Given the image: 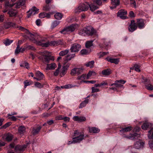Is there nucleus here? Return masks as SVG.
Masks as SVG:
<instances>
[{
    "mask_svg": "<svg viewBox=\"0 0 153 153\" xmlns=\"http://www.w3.org/2000/svg\"><path fill=\"white\" fill-rule=\"evenodd\" d=\"M17 28H19V29L20 30H21L22 31L25 32V33H27L28 30L27 29L25 28L24 27L21 26H19L17 27Z\"/></svg>",
    "mask_w": 153,
    "mask_h": 153,
    "instance_id": "nucleus-54",
    "label": "nucleus"
},
{
    "mask_svg": "<svg viewBox=\"0 0 153 153\" xmlns=\"http://www.w3.org/2000/svg\"><path fill=\"white\" fill-rule=\"evenodd\" d=\"M127 13L126 10L121 9L119 10L117 13V16L123 19H126L127 17L126 16Z\"/></svg>",
    "mask_w": 153,
    "mask_h": 153,
    "instance_id": "nucleus-11",
    "label": "nucleus"
},
{
    "mask_svg": "<svg viewBox=\"0 0 153 153\" xmlns=\"http://www.w3.org/2000/svg\"><path fill=\"white\" fill-rule=\"evenodd\" d=\"M82 137L80 136L77 137H73V141H70L68 142V145L75 143H79L82 140Z\"/></svg>",
    "mask_w": 153,
    "mask_h": 153,
    "instance_id": "nucleus-15",
    "label": "nucleus"
},
{
    "mask_svg": "<svg viewBox=\"0 0 153 153\" xmlns=\"http://www.w3.org/2000/svg\"><path fill=\"white\" fill-rule=\"evenodd\" d=\"M130 5L132 7H134V8L136 7V2L134 0H133L132 1H131Z\"/></svg>",
    "mask_w": 153,
    "mask_h": 153,
    "instance_id": "nucleus-56",
    "label": "nucleus"
},
{
    "mask_svg": "<svg viewBox=\"0 0 153 153\" xmlns=\"http://www.w3.org/2000/svg\"><path fill=\"white\" fill-rule=\"evenodd\" d=\"M89 132L90 133H97L99 132L100 130L98 128L95 127H88Z\"/></svg>",
    "mask_w": 153,
    "mask_h": 153,
    "instance_id": "nucleus-28",
    "label": "nucleus"
},
{
    "mask_svg": "<svg viewBox=\"0 0 153 153\" xmlns=\"http://www.w3.org/2000/svg\"><path fill=\"white\" fill-rule=\"evenodd\" d=\"M88 100L87 99L82 102L79 105V108H82L85 106L88 103Z\"/></svg>",
    "mask_w": 153,
    "mask_h": 153,
    "instance_id": "nucleus-34",
    "label": "nucleus"
},
{
    "mask_svg": "<svg viewBox=\"0 0 153 153\" xmlns=\"http://www.w3.org/2000/svg\"><path fill=\"white\" fill-rule=\"evenodd\" d=\"M96 31L91 26H88L81 29L79 33L80 35L85 36L86 35L88 36H92L95 34Z\"/></svg>",
    "mask_w": 153,
    "mask_h": 153,
    "instance_id": "nucleus-2",
    "label": "nucleus"
},
{
    "mask_svg": "<svg viewBox=\"0 0 153 153\" xmlns=\"http://www.w3.org/2000/svg\"><path fill=\"white\" fill-rule=\"evenodd\" d=\"M4 27L5 28L8 29L11 27H16L15 23L11 22H6L4 24Z\"/></svg>",
    "mask_w": 153,
    "mask_h": 153,
    "instance_id": "nucleus-24",
    "label": "nucleus"
},
{
    "mask_svg": "<svg viewBox=\"0 0 153 153\" xmlns=\"http://www.w3.org/2000/svg\"><path fill=\"white\" fill-rule=\"evenodd\" d=\"M137 26L135 21L133 20L131 21L130 25H129L128 27V30L130 32H133L137 29Z\"/></svg>",
    "mask_w": 153,
    "mask_h": 153,
    "instance_id": "nucleus-13",
    "label": "nucleus"
},
{
    "mask_svg": "<svg viewBox=\"0 0 153 153\" xmlns=\"http://www.w3.org/2000/svg\"><path fill=\"white\" fill-rule=\"evenodd\" d=\"M60 69L57 68L54 73V75L55 76H57L60 73Z\"/></svg>",
    "mask_w": 153,
    "mask_h": 153,
    "instance_id": "nucleus-64",
    "label": "nucleus"
},
{
    "mask_svg": "<svg viewBox=\"0 0 153 153\" xmlns=\"http://www.w3.org/2000/svg\"><path fill=\"white\" fill-rule=\"evenodd\" d=\"M112 73L111 70L110 69H107L104 70L102 71V74L105 76H108Z\"/></svg>",
    "mask_w": 153,
    "mask_h": 153,
    "instance_id": "nucleus-30",
    "label": "nucleus"
},
{
    "mask_svg": "<svg viewBox=\"0 0 153 153\" xmlns=\"http://www.w3.org/2000/svg\"><path fill=\"white\" fill-rule=\"evenodd\" d=\"M81 48V45L77 43L72 44L70 49L71 53L78 52Z\"/></svg>",
    "mask_w": 153,
    "mask_h": 153,
    "instance_id": "nucleus-7",
    "label": "nucleus"
},
{
    "mask_svg": "<svg viewBox=\"0 0 153 153\" xmlns=\"http://www.w3.org/2000/svg\"><path fill=\"white\" fill-rule=\"evenodd\" d=\"M126 82V81L123 80H117L114 83L111 84V86L114 85L116 88H122L123 89V86L122 84H124Z\"/></svg>",
    "mask_w": 153,
    "mask_h": 153,
    "instance_id": "nucleus-10",
    "label": "nucleus"
},
{
    "mask_svg": "<svg viewBox=\"0 0 153 153\" xmlns=\"http://www.w3.org/2000/svg\"><path fill=\"white\" fill-rule=\"evenodd\" d=\"M72 87L71 85L68 84L62 86L61 87L62 88H71Z\"/></svg>",
    "mask_w": 153,
    "mask_h": 153,
    "instance_id": "nucleus-58",
    "label": "nucleus"
},
{
    "mask_svg": "<svg viewBox=\"0 0 153 153\" xmlns=\"http://www.w3.org/2000/svg\"><path fill=\"white\" fill-rule=\"evenodd\" d=\"M34 85L36 87L39 88H41L43 87V85L38 82H35Z\"/></svg>",
    "mask_w": 153,
    "mask_h": 153,
    "instance_id": "nucleus-48",
    "label": "nucleus"
},
{
    "mask_svg": "<svg viewBox=\"0 0 153 153\" xmlns=\"http://www.w3.org/2000/svg\"><path fill=\"white\" fill-rule=\"evenodd\" d=\"M123 137L124 138H125L127 139H134L135 138L133 134H131L129 136H127L125 135H123Z\"/></svg>",
    "mask_w": 153,
    "mask_h": 153,
    "instance_id": "nucleus-45",
    "label": "nucleus"
},
{
    "mask_svg": "<svg viewBox=\"0 0 153 153\" xmlns=\"http://www.w3.org/2000/svg\"><path fill=\"white\" fill-rule=\"evenodd\" d=\"M149 144L150 148L153 150V140L149 141Z\"/></svg>",
    "mask_w": 153,
    "mask_h": 153,
    "instance_id": "nucleus-60",
    "label": "nucleus"
},
{
    "mask_svg": "<svg viewBox=\"0 0 153 153\" xmlns=\"http://www.w3.org/2000/svg\"><path fill=\"white\" fill-rule=\"evenodd\" d=\"M64 44V43L62 40H58L56 41H53L51 42L48 41L47 43L44 44V46L48 47L49 46H56Z\"/></svg>",
    "mask_w": 153,
    "mask_h": 153,
    "instance_id": "nucleus-4",
    "label": "nucleus"
},
{
    "mask_svg": "<svg viewBox=\"0 0 153 153\" xmlns=\"http://www.w3.org/2000/svg\"><path fill=\"white\" fill-rule=\"evenodd\" d=\"M50 52L47 51H44L40 53L41 56L39 58L44 63L47 64L50 62V61L54 60L53 57L50 55Z\"/></svg>",
    "mask_w": 153,
    "mask_h": 153,
    "instance_id": "nucleus-1",
    "label": "nucleus"
},
{
    "mask_svg": "<svg viewBox=\"0 0 153 153\" xmlns=\"http://www.w3.org/2000/svg\"><path fill=\"white\" fill-rule=\"evenodd\" d=\"M39 9L36 7H33L27 12L28 13L27 15V17L29 18L31 15L38 13H39Z\"/></svg>",
    "mask_w": 153,
    "mask_h": 153,
    "instance_id": "nucleus-8",
    "label": "nucleus"
},
{
    "mask_svg": "<svg viewBox=\"0 0 153 153\" xmlns=\"http://www.w3.org/2000/svg\"><path fill=\"white\" fill-rule=\"evenodd\" d=\"M28 35V37L29 40L33 43L36 44L37 41L35 39V34H33L30 32L29 30L26 33Z\"/></svg>",
    "mask_w": 153,
    "mask_h": 153,
    "instance_id": "nucleus-18",
    "label": "nucleus"
},
{
    "mask_svg": "<svg viewBox=\"0 0 153 153\" xmlns=\"http://www.w3.org/2000/svg\"><path fill=\"white\" fill-rule=\"evenodd\" d=\"M42 127L41 126H38L36 128H33L32 131V134L33 135H35L38 134L40 129H41Z\"/></svg>",
    "mask_w": 153,
    "mask_h": 153,
    "instance_id": "nucleus-31",
    "label": "nucleus"
},
{
    "mask_svg": "<svg viewBox=\"0 0 153 153\" xmlns=\"http://www.w3.org/2000/svg\"><path fill=\"white\" fill-rule=\"evenodd\" d=\"M46 39L45 38H42L41 37V38L40 39L39 41H37L36 43V44L38 45H40L42 47H46L44 46V44L47 43V42L45 43H44V42H46Z\"/></svg>",
    "mask_w": 153,
    "mask_h": 153,
    "instance_id": "nucleus-19",
    "label": "nucleus"
},
{
    "mask_svg": "<svg viewBox=\"0 0 153 153\" xmlns=\"http://www.w3.org/2000/svg\"><path fill=\"white\" fill-rule=\"evenodd\" d=\"M80 136L82 137L83 139H82V140L84 139V136L83 133L80 132L77 130H76L74 131L73 135V137H79Z\"/></svg>",
    "mask_w": 153,
    "mask_h": 153,
    "instance_id": "nucleus-27",
    "label": "nucleus"
},
{
    "mask_svg": "<svg viewBox=\"0 0 153 153\" xmlns=\"http://www.w3.org/2000/svg\"><path fill=\"white\" fill-rule=\"evenodd\" d=\"M25 3V0H19V1L17 3L16 6L17 8H19L20 6H23Z\"/></svg>",
    "mask_w": 153,
    "mask_h": 153,
    "instance_id": "nucleus-36",
    "label": "nucleus"
},
{
    "mask_svg": "<svg viewBox=\"0 0 153 153\" xmlns=\"http://www.w3.org/2000/svg\"><path fill=\"white\" fill-rule=\"evenodd\" d=\"M70 63H68L67 64L63 66L62 69L61 70L60 74L61 77L65 75L67 73V71L68 70L69 66L70 65Z\"/></svg>",
    "mask_w": 153,
    "mask_h": 153,
    "instance_id": "nucleus-9",
    "label": "nucleus"
},
{
    "mask_svg": "<svg viewBox=\"0 0 153 153\" xmlns=\"http://www.w3.org/2000/svg\"><path fill=\"white\" fill-rule=\"evenodd\" d=\"M108 53V52H100L98 53V55L99 56V57L100 58L103 56L106 55Z\"/></svg>",
    "mask_w": 153,
    "mask_h": 153,
    "instance_id": "nucleus-47",
    "label": "nucleus"
},
{
    "mask_svg": "<svg viewBox=\"0 0 153 153\" xmlns=\"http://www.w3.org/2000/svg\"><path fill=\"white\" fill-rule=\"evenodd\" d=\"M11 122H9L6 123L3 126L1 127L0 128V129H2V128H5L9 126L11 124Z\"/></svg>",
    "mask_w": 153,
    "mask_h": 153,
    "instance_id": "nucleus-52",
    "label": "nucleus"
},
{
    "mask_svg": "<svg viewBox=\"0 0 153 153\" xmlns=\"http://www.w3.org/2000/svg\"><path fill=\"white\" fill-rule=\"evenodd\" d=\"M111 4L114 6L115 8H116L120 4V2L119 0H111Z\"/></svg>",
    "mask_w": 153,
    "mask_h": 153,
    "instance_id": "nucleus-32",
    "label": "nucleus"
},
{
    "mask_svg": "<svg viewBox=\"0 0 153 153\" xmlns=\"http://www.w3.org/2000/svg\"><path fill=\"white\" fill-rule=\"evenodd\" d=\"M27 147V145H25L22 146L17 145L15 147V150L16 152H21L25 150Z\"/></svg>",
    "mask_w": 153,
    "mask_h": 153,
    "instance_id": "nucleus-17",
    "label": "nucleus"
},
{
    "mask_svg": "<svg viewBox=\"0 0 153 153\" xmlns=\"http://www.w3.org/2000/svg\"><path fill=\"white\" fill-rule=\"evenodd\" d=\"M87 4H88V7H90V10L92 11H94L99 8L98 7L94 4H89L88 3Z\"/></svg>",
    "mask_w": 153,
    "mask_h": 153,
    "instance_id": "nucleus-35",
    "label": "nucleus"
},
{
    "mask_svg": "<svg viewBox=\"0 0 153 153\" xmlns=\"http://www.w3.org/2000/svg\"><path fill=\"white\" fill-rule=\"evenodd\" d=\"M45 13H40L39 15V17L41 18H43L45 17Z\"/></svg>",
    "mask_w": 153,
    "mask_h": 153,
    "instance_id": "nucleus-62",
    "label": "nucleus"
},
{
    "mask_svg": "<svg viewBox=\"0 0 153 153\" xmlns=\"http://www.w3.org/2000/svg\"><path fill=\"white\" fill-rule=\"evenodd\" d=\"M94 61L93 60L86 63L85 65L87 67H89L92 68L94 67Z\"/></svg>",
    "mask_w": 153,
    "mask_h": 153,
    "instance_id": "nucleus-39",
    "label": "nucleus"
},
{
    "mask_svg": "<svg viewBox=\"0 0 153 153\" xmlns=\"http://www.w3.org/2000/svg\"><path fill=\"white\" fill-rule=\"evenodd\" d=\"M93 1L94 3L99 6L102 5V3L101 0H94Z\"/></svg>",
    "mask_w": 153,
    "mask_h": 153,
    "instance_id": "nucleus-50",
    "label": "nucleus"
},
{
    "mask_svg": "<svg viewBox=\"0 0 153 153\" xmlns=\"http://www.w3.org/2000/svg\"><path fill=\"white\" fill-rule=\"evenodd\" d=\"M153 126L152 123L146 122L144 123L141 126L142 128L144 130H146L149 128H151Z\"/></svg>",
    "mask_w": 153,
    "mask_h": 153,
    "instance_id": "nucleus-23",
    "label": "nucleus"
},
{
    "mask_svg": "<svg viewBox=\"0 0 153 153\" xmlns=\"http://www.w3.org/2000/svg\"><path fill=\"white\" fill-rule=\"evenodd\" d=\"M12 40H10L9 39H7L4 42V43L6 46L10 45L12 42Z\"/></svg>",
    "mask_w": 153,
    "mask_h": 153,
    "instance_id": "nucleus-49",
    "label": "nucleus"
},
{
    "mask_svg": "<svg viewBox=\"0 0 153 153\" xmlns=\"http://www.w3.org/2000/svg\"><path fill=\"white\" fill-rule=\"evenodd\" d=\"M13 138V135L10 134H7L6 135V140L8 142L11 141Z\"/></svg>",
    "mask_w": 153,
    "mask_h": 153,
    "instance_id": "nucleus-37",
    "label": "nucleus"
},
{
    "mask_svg": "<svg viewBox=\"0 0 153 153\" xmlns=\"http://www.w3.org/2000/svg\"><path fill=\"white\" fill-rule=\"evenodd\" d=\"M91 89L92 93L97 92L100 91V90L98 88H95L94 87H92Z\"/></svg>",
    "mask_w": 153,
    "mask_h": 153,
    "instance_id": "nucleus-57",
    "label": "nucleus"
},
{
    "mask_svg": "<svg viewBox=\"0 0 153 153\" xmlns=\"http://www.w3.org/2000/svg\"><path fill=\"white\" fill-rule=\"evenodd\" d=\"M137 27L140 29L143 28L145 27L144 20L142 19H137L136 23Z\"/></svg>",
    "mask_w": 153,
    "mask_h": 153,
    "instance_id": "nucleus-12",
    "label": "nucleus"
},
{
    "mask_svg": "<svg viewBox=\"0 0 153 153\" xmlns=\"http://www.w3.org/2000/svg\"><path fill=\"white\" fill-rule=\"evenodd\" d=\"M77 27L78 25L77 24H73L69 26L64 28L60 32L62 33L65 34L68 32H72L74 31Z\"/></svg>",
    "mask_w": 153,
    "mask_h": 153,
    "instance_id": "nucleus-3",
    "label": "nucleus"
},
{
    "mask_svg": "<svg viewBox=\"0 0 153 153\" xmlns=\"http://www.w3.org/2000/svg\"><path fill=\"white\" fill-rule=\"evenodd\" d=\"M146 87L147 89L151 91L153 89V86L150 84L146 85Z\"/></svg>",
    "mask_w": 153,
    "mask_h": 153,
    "instance_id": "nucleus-53",
    "label": "nucleus"
},
{
    "mask_svg": "<svg viewBox=\"0 0 153 153\" xmlns=\"http://www.w3.org/2000/svg\"><path fill=\"white\" fill-rule=\"evenodd\" d=\"M36 77H33V78L37 81H40L42 80L44 77V74L40 71H38L35 73Z\"/></svg>",
    "mask_w": 153,
    "mask_h": 153,
    "instance_id": "nucleus-14",
    "label": "nucleus"
},
{
    "mask_svg": "<svg viewBox=\"0 0 153 153\" xmlns=\"http://www.w3.org/2000/svg\"><path fill=\"white\" fill-rule=\"evenodd\" d=\"M27 48L32 50H35V48L33 46L31 45H28L27 47Z\"/></svg>",
    "mask_w": 153,
    "mask_h": 153,
    "instance_id": "nucleus-63",
    "label": "nucleus"
},
{
    "mask_svg": "<svg viewBox=\"0 0 153 153\" xmlns=\"http://www.w3.org/2000/svg\"><path fill=\"white\" fill-rule=\"evenodd\" d=\"M60 23V21L58 20H55L52 23L51 27L54 28L57 26Z\"/></svg>",
    "mask_w": 153,
    "mask_h": 153,
    "instance_id": "nucleus-43",
    "label": "nucleus"
},
{
    "mask_svg": "<svg viewBox=\"0 0 153 153\" xmlns=\"http://www.w3.org/2000/svg\"><path fill=\"white\" fill-rule=\"evenodd\" d=\"M93 41H87L85 43V47L86 48H89L92 45Z\"/></svg>",
    "mask_w": 153,
    "mask_h": 153,
    "instance_id": "nucleus-42",
    "label": "nucleus"
},
{
    "mask_svg": "<svg viewBox=\"0 0 153 153\" xmlns=\"http://www.w3.org/2000/svg\"><path fill=\"white\" fill-rule=\"evenodd\" d=\"M82 55H86L88 53V51L85 49H83L80 51Z\"/></svg>",
    "mask_w": 153,
    "mask_h": 153,
    "instance_id": "nucleus-55",
    "label": "nucleus"
},
{
    "mask_svg": "<svg viewBox=\"0 0 153 153\" xmlns=\"http://www.w3.org/2000/svg\"><path fill=\"white\" fill-rule=\"evenodd\" d=\"M73 119L75 121L80 122L85 121L86 120V118L84 117H79L78 116H74L73 117Z\"/></svg>",
    "mask_w": 153,
    "mask_h": 153,
    "instance_id": "nucleus-22",
    "label": "nucleus"
},
{
    "mask_svg": "<svg viewBox=\"0 0 153 153\" xmlns=\"http://www.w3.org/2000/svg\"><path fill=\"white\" fill-rule=\"evenodd\" d=\"M63 16L61 13H57L54 15V17L57 19L60 20L62 18Z\"/></svg>",
    "mask_w": 153,
    "mask_h": 153,
    "instance_id": "nucleus-38",
    "label": "nucleus"
},
{
    "mask_svg": "<svg viewBox=\"0 0 153 153\" xmlns=\"http://www.w3.org/2000/svg\"><path fill=\"white\" fill-rule=\"evenodd\" d=\"M93 73H94V75H96V73L94 71H90L87 74V76L86 75V79H88L89 77L92 75Z\"/></svg>",
    "mask_w": 153,
    "mask_h": 153,
    "instance_id": "nucleus-41",
    "label": "nucleus"
},
{
    "mask_svg": "<svg viewBox=\"0 0 153 153\" xmlns=\"http://www.w3.org/2000/svg\"><path fill=\"white\" fill-rule=\"evenodd\" d=\"M108 61L112 63H114L116 64H117L119 62V59H108L107 58L106 59Z\"/></svg>",
    "mask_w": 153,
    "mask_h": 153,
    "instance_id": "nucleus-33",
    "label": "nucleus"
},
{
    "mask_svg": "<svg viewBox=\"0 0 153 153\" xmlns=\"http://www.w3.org/2000/svg\"><path fill=\"white\" fill-rule=\"evenodd\" d=\"M69 52L68 50H65L61 51L59 53L60 56H63L67 54Z\"/></svg>",
    "mask_w": 153,
    "mask_h": 153,
    "instance_id": "nucleus-44",
    "label": "nucleus"
},
{
    "mask_svg": "<svg viewBox=\"0 0 153 153\" xmlns=\"http://www.w3.org/2000/svg\"><path fill=\"white\" fill-rule=\"evenodd\" d=\"M83 70L84 69L82 68H74L71 70L70 74L72 76H74L76 74L79 75L82 74Z\"/></svg>",
    "mask_w": 153,
    "mask_h": 153,
    "instance_id": "nucleus-6",
    "label": "nucleus"
},
{
    "mask_svg": "<svg viewBox=\"0 0 153 153\" xmlns=\"http://www.w3.org/2000/svg\"><path fill=\"white\" fill-rule=\"evenodd\" d=\"M144 143L141 141L136 142L134 144V147L136 149H139L143 147Z\"/></svg>",
    "mask_w": 153,
    "mask_h": 153,
    "instance_id": "nucleus-21",
    "label": "nucleus"
},
{
    "mask_svg": "<svg viewBox=\"0 0 153 153\" xmlns=\"http://www.w3.org/2000/svg\"><path fill=\"white\" fill-rule=\"evenodd\" d=\"M88 9V4H80L79 6L76 7L74 10V12L76 14H79L80 12L87 10Z\"/></svg>",
    "mask_w": 153,
    "mask_h": 153,
    "instance_id": "nucleus-5",
    "label": "nucleus"
},
{
    "mask_svg": "<svg viewBox=\"0 0 153 153\" xmlns=\"http://www.w3.org/2000/svg\"><path fill=\"white\" fill-rule=\"evenodd\" d=\"M47 69L48 70H53L56 67V65L54 63L47 64Z\"/></svg>",
    "mask_w": 153,
    "mask_h": 153,
    "instance_id": "nucleus-29",
    "label": "nucleus"
},
{
    "mask_svg": "<svg viewBox=\"0 0 153 153\" xmlns=\"http://www.w3.org/2000/svg\"><path fill=\"white\" fill-rule=\"evenodd\" d=\"M17 13V11L15 9H11L9 10L8 12V14L10 17L15 16Z\"/></svg>",
    "mask_w": 153,
    "mask_h": 153,
    "instance_id": "nucleus-26",
    "label": "nucleus"
},
{
    "mask_svg": "<svg viewBox=\"0 0 153 153\" xmlns=\"http://www.w3.org/2000/svg\"><path fill=\"white\" fill-rule=\"evenodd\" d=\"M35 37L36 41H39L41 38V36L37 34H35Z\"/></svg>",
    "mask_w": 153,
    "mask_h": 153,
    "instance_id": "nucleus-59",
    "label": "nucleus"
},
{
    "mask_svg": "<svg viewBox=\"0 0 153 153\" xmlns=\"http://www.w3.org/2000/svg\"><path fill=\"white\" fill-rule=\"evenodd\" d=\"M148 136L149 139H152L153 138V128H152L149 131Z\"/></svg>",
    "mask_w": 153,
    "mask_h": 153,
    "instance_id": "nucleus-40",
    "label": "nucleus"
},
{
    "mask_svg": "<svg viewBox=\"0 0 153 153\" xmlns=\"http://www.w3.org/2000/svg\"><path fill=\"white\" fill-rule=\"evenodd\" d=\"M50 8L49 5L47 4L43 7V10L45 11H48L50 10Z\"/></svg>",
    "mask_w": 153,
    "mask_h": 153,
    "instance_id": "nucleus-51",
    "label": "nucleus"
},
{
    "mask_svg": "<svg viewBox=\"0 0 153 153\" xmlns=\"http://www.w3.org/2000/svg\"><path fill=\"white\" fill-rule=\"evenodd\" d=\"M120 128L121 129L120 130V131L121 134H123L122 136L123 137L124 133L126 132L130 131L132 128L131 126H128L124 128Z\"/></svg>",
    "mask_w": 153,
    "mask_h": 153,
    "instance_id": "nucleus-20",
    "label": "nucleus"
},
{
    "mask_svg": "<svg viewBox=\"0 0 153 153\" xmlns=\"http://www.w3.org/2000/svg\"><path fill=\"white\" fill-rule=\"evenodd\" d=\"M76 55L75 53H69L65 57V59L64 60L65 63H67L68 62L70 61L72 59L74 58L75 56Z\"/></svg>",
    "mask_w": 153,
    "mask_h": 153,
    "instance_id": "nucleus-16",
    "label": "nucleus"
},
{
    "mask_svg": "<svg viewBox=\"0 0 153 153\" xmlns=\"http://www.w3.org/2000/svg\"><path fill=\"white\" fill-rule=\"evenodd\" d=\"M26 129L25 126H21L18 128V132L20 135H23L26 132Z\"/></svg>",
    "mask_w": 153,
    "mask_h": 153,
    "instance_id": "nucleus-25",
    "label": "nucleus"
},
{
    "mask_svg": "<svg viewBox=\"0 0 153 153\" xmlns=\"http://www.w3.org/2000/svg\"><path fill=\"white\" fill-rule=\"evenodd\" d=\"M63 117L62 115H59L55 117V119L56 120H62Z\"/></svg>",
    "mask_w": 153,
    "mask_h": 153,
    "instance_id": "nucleus-61",
    "label": "nucleus"
},
{
    "mask_svg": "<svg viewBox=\"0 0 153 153\" xmlns=\"http://www.w3.org/2000/svg\"><path fill=\"white\" fill-rule=\"evenodd\" d=\"M86 75L85 74H82L81 76H78L77 77L78 80H83L86 79Z\"/></svg>",
    "mask_w": 153,
    "mask_h": 153,
    "instance_id": "nucleus-46",
    "label": "nucleus"
}]
</instances>
